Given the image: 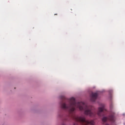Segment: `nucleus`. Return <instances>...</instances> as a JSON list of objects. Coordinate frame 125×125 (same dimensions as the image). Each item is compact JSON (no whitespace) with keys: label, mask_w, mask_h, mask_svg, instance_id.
<instances>
[{"label":"nucleus","mask_w":125,"mask_h":125,"mask_svg":"<svg viewBox=\"0 0 125 125\" xmlns=\"http://www.w3.org/2000/svg\"><path fill=\"white\" fill-rule=\"evenodd\" d=\"M60 99L62 100L61 103L62 109L68 111L70 114L74 113L76 111V109L78 108L80 111H83L84 115L86 116L94 117L96 115V112L93 110V106H88L83 102L77 103L75 98L72 97L68 99L64 96H61Z\"/></svg>","instance_id":"f257e3e1"},{"label":"nucleus","mask_w":125,"mask_h":125,"mask_svg":"<svg viewBox=\"0 0 125 125\" xmlns=\"http://www.w3.org/2000/svg\"><path fill=\"white\" fill-rule=\"evenodd\" d=\"M74 119L76 122H79L81 123L83 125H94V121H93V120L91 121H86L85 118L83 116H74Z\"/></svg>","instance_id":"f03ea898"},{"label":"nucleus","mask_w":125,"mask_h":125,"mask_svg":"<svg viewBox=\"0 0 125 125\" xmlns=\"http://www.w3.org/2000/svg\"><path fill=\"white\" fill-rule=\"evenodd\" d=\"M100 107L98 108L97 115L99 116V117H103V116H104V112L106 111V109H105V104H100Z\"/></svg>","instance_id":"7ed1b4c3"},{"label":"nucleus","mask_w":125,"mask_h":125,"mask_svg":"<svg viewBox=\"0 0 125 125\" xmlns=\"http://www.w3.org/2000/svg\"><path fill=\"white\" fill-rule=\"evenodd\" d=\"M107 120H109V121L112 122V123H114L115 122V113L112 112L111 114H110L108 118L103 117L102 119V121L104 123H105V122H107Z\"/></svg>","instance_id":"20e7f679"},{"label":"nucleus","mask_w":125,"mask_h":125,"mask_svg":"<svg viewBox=\"0 0 125 125\" xmlns=\"http://www.w3.org/2000/svg\"><path fill=\"white\" fill-rule=\"evenodd\" d=\"M97 96H98L97 93H92L90 95L91 101H92V102H95V100L97 99Z\"/></svg>","instance_id":"39448f33"},{"label":"nucleus","mask_w":125,"mask_h":125,"mask_svg":"<svg viewBox=\"0 0 125 125\" xmlns=\"http://www.w3.org/2000/svg\"><path fill=\"white\" fill-rule=\"evenodd\" d=\"M55 15H57V14H55Z\"/></svg>","instance_id":"423d86ee"},{"label":"nucleus","mask_w":125,"mask_h":125,"mask_svg":"<svg viewBox=\"0 0 125 125\" xmlns=\"http://www.w3.org/2000/svg\"><path fill=\"white\" fill-rule=\"evenodd\" d=\"M62 125H65L64 124H63Z\"/></svg>","instance_id":"0eeeda50"}]
</instances>
